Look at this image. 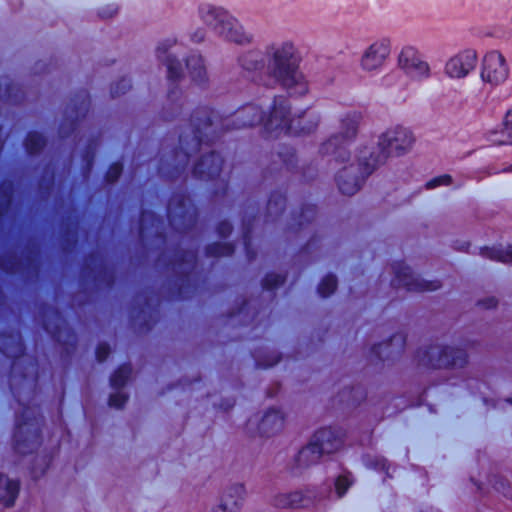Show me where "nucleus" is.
<instances>
[{
  "instance_id": "nucleus-1",
  "label": "nucleus",
  "mask_w": 512,
  "mask_h": 512,
  "mask_svg": "<svg viewBox=\"0 0 512 512\" xmlns=\"http://www.w3.org/2000/svg\"><path fill=\"white\" fill-rule=\"evenodd\" d=\"M269 113L266 114L261 105L249 103L239 108L233 115L222 117L208 107H200L194 111L189 126L179 136L180 151L173 157V163L164 165L159 172L168 178L177 177L184 171L191 155L196 153L202 144H209L219 133L232 129L252 127L263 124L265 132Z\"/></svg>"
},
{
  "instance_id": "nucleus-2",
  "label": "nucleus",
  "mask_w": 512,
  "mask_h": 512,
  "mask_svg": "<svg viewBox=\"0 0 512 512\" xmlns=\"http://www.w3.org/2000/svg\"><path fill=\"white\" fill-rule=\"evenodd\" d=\"M301 57L291 41L274 42L265 52L248 50L238 57V64L255 83L275 88L281 86L291 96H303L309 84L300 70Z\"/></svg>"
},
{
  "instance_id": "nucleus-3",
  "label": "nucleus",
  "mask_w": 512,
  "mask_h": 512,
  "mask_svg": "<svg viewBox=\"0 0 512 512\" xmlns=\"http://www.w3.org/2000/svg\"><path fill=\"white\" fill-rule=\"evenodd\" d=\"M321 121L320 113L316 111H303L300 114H291V105L284 96H277L269 106V119L266 130L271 137L280 135H308L316 131Z\"/></svg>"
},
{
  "instance_id": "nucleus-4",
  "label": "nucleus",
  "mask_w": 512,
  "mask_h": 512,
  "mask_svg": "<svg viewBox=\"0 0 512 512\" xmlns=\"http://www.w3.org/2000/svg\"><path fill=\"white\" fill-rule=\"evenodd\" d=\"M198 16L218 37L226 41L245 45L253 40L252 35L244 30L239 21L222 7L200 4Z\"/></svg>"
},
{
  "instance_id": "nucleus-5",
  "label": "nucleus",
  "mask_w": 512,
  "mask_h": 512,
  "mask_svg": "<svg viewBox=\"0 0 512 512\" xmlns=\"http://www.w3.org/2000/svg\"><path fill=\"white\" fill-rule=\"evenodd\" d=\"M361 119L362 115L357 111L341 115L339 131L321 144L319 152L323 156H333L336 162L349 161L350 153L347 148L356 138Z\"/></svg>"
},
{
  "instance_id": "nucleus-6",
  "label": "nucleus",
  "mask_w": 512,
  "mask_h": 512,
  "mask_svg": "<svg viewBox=\"0 0 512 512\" xmlns=\"http://www.w3.org/2000/svg\"><path fill=\"white\" fill-rule=\"evenodd\" d=\"M413 143L414 136L408 128L395 126L381 134L376 148L364 147L361 150L367 152V157L378 168L388 157L402 156L409 152Z\"/></svg>"
},
{
  "instance_id": "nucleus-7",
  "label": "nucleus",
  "mask_w": 512,
  "mask_h": 512,
  "mask_svg": "<svg viewBox=\"0 0 512 512\" xmlns=\"http://www.w3.org/2000/svg\"><path fill=\"white\" fill-rule=\"evenodd\" d=\"M15 450L21 454L32 452L40 444V418L38 408L23 405L16 418Z\"/></svg>"
},
{
  "instance_id": "nucleus-8",
  "label": "nucleus",
  "mask_w": 512,
  "mask_h": 512,
  "mask_svg": "<svg viewBox=\"0 0 512 512\" xmlns=\"http://www.w3.org/2000/svg\"><path fill=\"white\" fill-rule=\"evenodd\" d=\"M376 169L375 164L367 157V152L360 150L357 162H351L338 172L336 183L339 191L344 195H354Z\"/></svg>"
},
{
  "instance_id": "nucleus-9",
  "label": "nucleus",
  "mask_w": 512,
  "mask_h": 512,
  "mask_svg": "<svg viewBox=\"0 0 512 512\" xmlns=\"http://www.w3.org/2000/svg\"><path fill=\"white\" fill-rule=\"evenodd\" d=\"M420 365L427 368H460L467 363L464 349L432 345L417 352Z\"/></svg>"
},
{
  "instance_id": "nucleus-10",
  "label": "nucleus",
  "mask_w": 512,
  "mask_h": 512,
  "mask_svg": "<svg viewBox=\"0 0 512 512\" xmlns=\"http://www.w3.org/2000/svg\"><path fill=\"white\" fill-rule=\"evenodd\" d=\"M392 270L395 274L392 285L396 288L403 287L414 292L435 291L440 288L439 281H426L415 276L403 262L394 263Z\"/></svg>"
},
{
  "instance_id": "nucleus-11",
  "label": "nucleus",
  "mask_w": 512,
  "mask_h": 512,
  "mask_svg": "<svg viewBox=\"0 0 512 512\" xmlns=\"http://www.w3.org/2000/svg\"><path fill=\"white\" fill-rule=\"evenodd\" d=\"M167 216L171 226L183 230L195 222V209L185 195L173 196L167 207Z\"/></svg>"
},
{
  "instance_id": "nucleus-12",
  "label": "nucleus",
  "mask_w": 512,
  "mask_h": 512,
  "mask_svg": "<svg viewBox=\"0 0 512 512\" xmlns=\"http://www.w3.org/2000/svg\"><path fill=\"white\" fill-rule=\"evenodd\" d=\"M508 67L503 55L497 51L488 52L482 64L481 78L483 82L497 86L506 81Z\"/></svg>"
},
{
  "instance_id": "nucleus-13",
  "label": "nucleus",
  "mask_w": 512,
  "mask_h": 512,
  "mask_svg": "<svg viewBox=\"0 0 512 512\" xmlns=\"http://www.w3.org/2000/svg\"><path fill=\"white\" fill-rule=\"evenodd\" d=\"M399 65L412 78L424 80L430 77V67L412 47L403 48L399 55Z\"/></svg>"
},
{
  "instance_id": "nucleus-14",
  "label": "nucleus",
  "mask_w": 512,
  "mask_h": 512,
  "mask_svg": "<svg viewBox=\"0 0 512 512\" xmlns=\"http://www.w3.org/2000/svg\"><path fill=\"white\" fill-rule=\"evenodd\" d=\"M477 64V54L474 50H464L451 57L445 65V73L453 79L465 78Z\"/></svg>"
},
{
  "instance_id": "nucleus-15",
  "label": "nucleus",
  "mask_w": 512,
  "mask_h": 512,
  "mask_svg": "<svg viewBox=\"0 0 512 512\" xmlns=\"http://www.w3.org/2000/svg\"><path fill=\"white\" fill-rule=\"evenodd\" d=\"M177 48V41L172 38H168L159 43L156 48V56L160 62L167 67L168 80L173 85L182 76V66L180 62L174 57L171 50Z\"/></svg>"
},
{
  "instance_id": "nucleus-16",
  "label": "nucleus",
  "mask_w": 512,
  "mask_h": 512,
  "mask_svg": "<svg viewBox=\"0 0 512 512\" xmlns=\"http://www.w3.org/2000/svg\"><path fill=\"white\" fill-rule=\"evenodd\" d=\"M390 54V43L382 39L372 43L361 57V68L367 72L378 71Z\"/></svg>"
},
{
  "instance_id": "nucleus-17",
  "label": "nucleus",
  "mask_w": 512,
  "mask_h": 512,
  "mask_svg": "<svg viewBox=\"0 0 512 512\" xmlns=\"http://www.w3.org/2000/svg\"><path fill=\"white\" fill-rule=\"evenodd\" d=\"M345 433L340 428L326 427L319 429L312 438V443L320 453L330 454L339 450L344 444Z\"/></svg>"
},
{
  "instance_id": "nucleus-18",
  "label": "nucleus",
  "mask_w": 512,
  "mask_h": 512,
  "mask_svg": "<svg viewBox=\"0 0 512 512\" xmlns=\"http://www.w3.org/2000/svg\"><path fill=\"white\" fill-rule=\"evenodd\" d=\"M223 159L217 153L203 156L193 168V176L200 180H213L219 176Z\"/></svg>"
},
{
  "instance_id": "nucleus-19",
  "label": "nucleus",
  "mask_w": 512,
  "mask_h": 512,
  "mask_svg": "<svg viewBox=\"0 0 512 512\" xmlns=\"http://www.w3.org/2000/svg\"><path fill=\"white\" fill-rule=\"evenodd\" d=\"M244 496V485L235 484L224 493L220 504L212 508L210 512H239Z\"/></svg>"
},
{
  "instance_id": "nucleus-20",
  "label": "nucleus",
  "mask_w": 512,
  "mask_h": 512,
  "mask_svg": "<svg viewBox=\"0 0 512 512\" xmlns=\"http://www.w3.org/2000/svg\"><path fill=\"white\" fill-rule=\"evenodd\" d=\"M290 493V502L291 507L290 508H300V507H306L311 504H313L316 501L323 500L325 498H328L331 493V486L328 485L326 489L325 494H317L314 488H306L305 490H296Z\"/></svg>"
},
{
  "instance_id": "nucleus-21",
  "label": "nucleus",
  "mask_w": 512,
  "mask_h": 512,
  "mask_svg": "<svg viewBox=\"0 0 512 512\" xmlns=\"http://www.w3.org/2000/svg\"><path fill=\"white\" fill-rule=\"evenodd\" d=\"M284 426V417L279 410L271 409L261 419L258 429L261 435L271 436L279 432Z\"/></svg>"
},
{
  "instance_id": "nucleus-22",
  "label": "nucleus",
  "mask_w": 512,
  "mask_h": 512,
  "mask_svg": "<svg viewBox=\"0 0 512 512\" xmlns=\"http://www.w3.org/2000/svg\"><path fill=\"white\" fill-rule=\"evenodd\" d=\"M20 484L5 475L0 474V505L11 507L18 497Z\"/></svg>"
},
{
  "instance_id": "nucleus-23",
  "label": "nucleus",
  "mask_w": 512,
  "mask_h": 512,
  "mask_svg": "<svg viewBox=\"0 0 512 512\" xmlns=\"http://www.w3.org/2000/svg\"><path fill=\"white\" fill-rule=\"evenodd\" d=\"M184 105L182 93L175 88H171L167 102L163 108L162 117L165 121H170L181 114Z\"/></svg>"
},
{
  "instance_id": "nucleus-24",
  "label": "nucleus",
  "mask_w": 512,
  "mask_h": 512,
  "mask_svg": "<svg viewBox=\"0 0 512 512\" xmlns=\"http://www.w3.org/2000/svg\"><path fill=\"white\" fill-rule=\"evenodd\" d=\"M186 68L191 80L195 84L202 85L207 81L206 67L201 55L192 54L188 57L186 60Z\"/></svg>"
},
{
  "instance_id": "nucleus-25",
  "label": "nucleus",
  "mask_w": 512,
  "mask_h": 512,
  "mask_svg": "<svg viewBox=\"0 0 512 512\" xmlns=\"http://www.w3.org/2000/svg\"><path fill=\"white\" fill-rule=\"evenodd\" d=\"M321 456L320 450H318L317 446L311 441L298 452L295 458V466L297 468H307L316 464Z\"/></svg>"
},
{
  "instance_id": "nucleus-26",
  "label": "nucleus",
  "mask_w": 512,
  "mask_h": 512,
  "mask_svg": "<svg viewBox=\"0 0 512 512\" xmlns=\"http://www.w3.org/2000/svg\"><path fill=\"white\" fill-rule=\"evenodd\" d=\"M481 254L491 260L509 263L512 262V245L506 248L485 247L481 249Z\"/></svg>"
},
{
  "instance_id": "nucleus-27",
  "label": "nucleus",
  "mask_w": 512,
  "mask_h": 512,
  "mask_svg": "<svg viewBox=\"0 0 512 512\" xmlns=\"http://www.w3.org/2000/svg\"><path fill=\"white\" fill-rule=\"evenodd\" d=\"M3 347V353L12 358H18L23 354L24 347L20 336H9L5 340H0Z\"/></svg>"
},
{
  "instance_id": "nucleus-28",
  "label": "nucleus",
  "mask_w": 512,
  "mask_h": 512,
  "mask_svg": "<svg viewBox=\"0 0 512 512\" xmlns=\"http://www.w3.org/2000/svg\"><path fill=\"white\" fill-rule=\"evenodd\" d=\"M286 198L279 192L272 193L267 203V218L274 220L285 208Z\"/></svg>"
},
{
  "instance_id": "nucleus-29",
  "label": "nucleus",
  "mask_w": 512,
  "mask_h": 512,
  "mask_svg": "<svg viewBox=\"0 0 512 512\" xmlns=\"http://www.w3.org/2000/svg\"><path fill=\"white\" fill-rule=\"evenodd\" d=\"M339 402L346 405H354L365 398V391L362 387H351L344 389L339 394Z\"/></svg>"
},
{
  "instance_id": "nucleus-30",
  "label": "nucleus",
  "mask_w": 512,
  "mask_h": 512,
  "mask_svg": "<svg viewBox=\"0 0 512 512\" xmlns=\"http://www.w3.org/2000/svg\"><path fill=\"white\" fill-rule=\"evenodd\" d=\"M132 374V368L129 364L120 366L111 376L110 385L113 389L119 390L125 386Z\"/></svg>"
},
{
  "instance_id": "nucleus-31",
  "label": "nucleus",
  "mask_w": 512,
  "mask_h": 512,
  "mask_svg": "<svg viewBox=\"0 0 512 512\" xmlns=\"http://www.w3.org/2000/svg\"><path fill=\"white\" fill-rule=\"evenodd\" d=\"M316 216V207L314 205L308 204L305 205L300 214L294 218V222L297 228H294L296 231H299L305 227L306 224H310Z\"/></svg>"
},
{
  "instance_id": "nucleus-32",
  "label": "nucleus",
  "mask_w": 512,
  "mask_h": 512,
  "mask_svg": "<svg viewBox=\"0 0 512 512\" xmlns=\"http://www.w3.org/2000/svg\"><path fill=\"white\" fill-rule=\"evenodd\" d=\"M45 144V138L37 132H30L25 139V148L31 155L39 153Z\"/></svg>"
},
{
  "instance_id": "nucleus-33",
  "label": "nucleus",
  "mask_w": 512,
  "mask_h": 512,
  "mask_svg": "<svg viewBox=\"0 0 512 512\" xmlns=\"http://www.w3.org/2000/svg\"><path fill=\"white\" fill-rule=\"evenodd\" d=\"M489 483L496 492L508 499H512V485L507 479L502 476L494 475L489 479Z\"/></svg>"
},
{
  "instance_id": "nucleus-34",
  "label": "nucleus",
  "mask_w": 512,
  "mask_h": 512,
  "mask_svg": "<svg viewBox=\"0 0 512 512\" xmlns=\"http://www.w3.org/2000/svg\"><path fill=\"white\" fill-rule=\"evenodd\" d=\"M234 252V246L230 243H213L207 246L206 254L211 257L230 256Z\"/></svg>"
},
{
  "instance_id": "nucleus-35",
  "label": "nucleus",
  "mask_w": 512,
  "mask_h": 512,
  "mask_svg": "<svg viewBox=\"0 0 512 512\" xmlns=\"http://www.w3.org/2000/svg\"><path fill=\"white\" fill-rule=\"evenodd\" d=\"M337 287V278L333 274L326 275L318 286V293L321 297H328L334 293Z\"/></svg>"
},
{
  "instance_id": "nucleus-36",
  "label": "nucleus",
  "mask_w": 512,
  "mask_h": 512,
  "mask_svg": "<svg viewBox=\"0 0 512 512\" xmlns=\"http://www.w3.org/2000/svg\"><path fill=\"white\" fill-rule=\"evenodd\" d=\"M354 480L352 478L351 473H344L337 477L335 480V492L337 495V498H341L345 495L347 490L350 488V486L353 484Z\"/></svg>"
},
{
  "instance_id": "nucleus-37",
  "label": "nucleus",
  "mask_w": 512,
  "mask_h": 512,
  "mask_svg": "<svg viewBox=\"0 0 512 512\" xmlns=\"http://www.w3.org/2000/svg\"><path fill=\"white\" fill-rule=\"evenodd\" d=\"M74 107H73V113H75V118L78 120L79 115H84L90 106V98L89 95L86 92H82L81 94L77 95L76 100H73Z\"/></svg>"
},
{
  "instance_id": "nucleus-38",
  "label": "nucleus",
  "mask_w": 512,
  "mask_h": 512,
  "mask_svg": "<svg viewBox=\"0 0 512 512\" xmlns=\"http://www.w3.org/2000/svg\"><path fill=\"white\" fill-rule=\"evenodd\" d=\"M279 159L283 163V165L286 167L287 170H292L294 167V163L296 161L295 158V151L291 147H283L278 152Z\"/></svg>"
},
{
  "instance_id": "nucleus-39",
  "label": "nucleus",
  "mask_w": 512,
  "mask_h": 512,
  "mask_svg": "<svg viewBox=\"0 0 512 512\" xmlns=\"http://www.w3.org/2000/svg\"><path fill=\"white\" fill-rule=\"evenodd\" d=\"M285 281V277L277 273H268L263 279L262 285L266 290H273L278 286L282 285Z\"/></svg>"
},
{
  "instance_id": "nucleus-40",
  "label": "nucleus",
  "mask_w": 512,
  "mask_h": 512,
  "mask_svg": "<svg viewBox=\"0 0 512 512\" xmlns=\"http://www.w3.org/2000/svg\"><path fill=\"white\" fill-rule=\"evenodd\" d=\"M131 88V82L127 78H122L120 81L114 83L111 87V94L113 97L125 94Z\"/></svg>"
},
{
  "instance_id": "nucleus-41",
  "label": "nucleus",
  "mask_w": 512,
  "mask_h": 512,
  "mask_svg": "<svg viewBox=\"0 0 512 512\" xmlns=\"http://www.w3.org/2000/svg\"><path fill=\"white\" fill-rule=\"evenodd\" d=\"M254 358L256 360V365L258 367H262V368H268V367H271L275 364H277L280 360V356L277 354V353H270L267 358H261L260 356L258 355H254Z\"/></svg>"
},
{
  "instance_id": "nucleus-42",
  "label": "nucleus",
  "mask_w": 512,
  "mask_h": 512,
  "mask_svg": "<svg viewBox=\"0 0 512 512\" xmlns=\"http://www.w3.org/2000/svg\"><path fill=\"white\" fill-rule=\"evenodd\" d=\"M452 183V177L448 174L437 176L431 180H429L425 187L426 189H434L439 186H448Z\"/></svg>"
},
{
  "instance_id": "nucleus-43",
  "label": "nucleus",
  "mask_w": 512,
  "mask_h": 512,
  "mask_svg": "<svg viewBox=\"0 0 512 512\" xmlns=\"http://www.w3.org/2000/svg\"><path fill=\"white\" fill-rule=\"evenodd\" d=\"M127 400H128V396L126 394H124L121 391H116L115 393H112L110 395V397H109V405L111 407L120 409V408H122L125 405Z\"/></svg>"
},
{
  "instance_id": "nucleus-44",
  "label": "nucleus",
  "mask_w": 512,
  "mask_h": 512,
  "mask_svg": "<svg viewBox=\"0 0 512 512\" xmlns=\"http://www.w3.org/2000/svg\"><path fill=\"white\" fill-rule=\"evenodd\" d=\"M491 142L497 145H512V126L506 130H501L499 138H492Z\"/></svg>"
},
{
  "instance_id": "nucleus-45",
  "label": "nucleus",
  "mask_w": 512,
  "mask_h": 512,
  "mask_svg": "<svg viewBox=\"0 0 512 512\" xmlns=\"http://www.w3.org/2000/svg\"><path fill=\"white\" fill-rule=\"evenodd\" d=\"M290 493H279L274 496L272 500V504L277 508H290L291 502H290Z\"/></svg>"
},
{
  "instance_id": "nucleus-46",
  "label": "nucleus",
  "mask_w": 512,
  "mask_h": 512,
  "mask_svg": "<svg viewBox=\"0 0 512 512\" xmlns=\"http://www.w3.org/2000/svg\"><path fill=\"white\" fill-rule=\"evenodd\" d=\"M150 222L151 226H157L160 219L152 212L143 211L140 218V229L143 231L146 228L147 223Z\"/></svg>"
},
{
  "instance_id": "nucleus-47",
  "label": "nucleus",
  "mask_w": 512,
  "mask_h": 512,
  "mask_svg": "<svg viewBox=\"0 0 512 512\" xmlns=\"http://www.w3.org/2000/svg\"><path fill=\"white\" fill-rule=\"evenodd\" d=\"M122 173V165L120 163H113L107 173H106V180L109 183H113L118 180Z\"/></svg>"
},
{
  "instance_id": "nucleus-48",
  "label": "nucleus",
  "mask_w": 512,
  "mask_h": 512,
  "mask_svg": "<svg viewBox=\"0 0 512 512\" xmlns=\"http://www.w3.org/2000/svg\"><path fill=\"white\" fill-rule=\"evenodd\" d=\"M110 353V347L106 343H100L96 349V358L98 362H104Z\"/></svg>"
},
{
  "instance_id": "nucleus-49",
  "label": "nucleus",
  "mask_w": 512,
  "mask_h": 512,
  "mask_svg": "<svg viewBox=\"0 0 512 512\" xmlns=\"http://www.w3.org/2000/svg\"><path fill=\"white\" fill-rule=\"evenodd\" d=\"M232 231V226L229 222L223 221L220 222L217 226V233L220 237H227Z\"/></svg>"
},
{
  "instance_id": "nucleus-50",
  "label": "nucleus",
  "mask_w": 512,
  "mask_h": 512,
  "mask_svg": "<svg viewBox=\"0 0 512 512\" xmlns=\"http://www.w3.org/2000/svg\"><path fill=\"white\" fill-rule=\"evenodd\" d=\"M48 464H49V462L46 458L42 459L41 467L39 469L36 467H34L32 469V471H31L32 477L36 479V478L42 476L44 474L45 470L47 469Z\"/></svg>"
},
{
  "instance_id": "nucleus-51",
  "label": "nucleus",
  "mask_w": 512,
  "mask_h": 512,
  "mask_svg": "<svg viewBox=\"0 0 512 512\" xmlns=\"http://www.w3.org/2000/svg\"><path fill=\"white\" fill-rule=\"evenodd\" d=\"M497 304V300L494 297H487L485 299H482L478 301V306H480L483 309H490L495 307Z\"/></svg>"
},
{
  "instance_id": "nucleus-52",
  "label": "nucleus",
  "mask_w": 512,
  "mask_h": 512,
  "mask_svg": "<svg viewBox=\"0 0 512 512\" xmlns=\"http://www.w3.org/2000/svg\"><path fill=\"white\" fill-rule=\"evenodd\" d=\"M249 233H250V227L244 223V233H243L244 244H245L248 258L253 259L254 256L250 254V249H249Z\"/></svg>"
},
{
  "instance_id": "nucleus-53",
  "label": "nucleus",
  "mask_w": 512,
  "mask_h": 512,
  "mask_svg": "<svg viewBox=\"0 0 512 512\" xmlns=\"http://www.w3.org/2000/svg\"><path fill=\"white\" fill-rule=\"evenodd\" d=\"M206 32L204 29H198L191 35V40L195 43H200L205 39Z\"/></svg>"
},
{
  "instance_id": "nucleus-54",
  "label": "nucleus",
  "mask_w": 512,
  "mask_h": 512,
  "mask_svg": "<svg viewBox=\"0 0 512 512\" xmlns=\"http://www.w3.org/2000/svg\"><path fill=\"white\" fill-rule=\"evenodd\" d=\"M509 126H512V108L506 112L502 130L508 129Z\"/></svg>"
},
{
  "instance_id": "nucleus-55",
  "label": "nucleus",
  "mask_w": 512,
  "mask_h": 512,
  "mask_svg": "<svg viewBox=\"0 0 512 512\" xmlns=\"http://www.w3.org/2000/svg\"><path fill=\"white\" fill-rule=\"evenodd\" d=\"M117 13V8L114 6L108 7L107 10H103L100 13V16L103 18L112 17L114 14Z\"/></svg>"
},
{
  "instance_id": "nucleus-56",
  "label": "nucleus",
  "mask_w": 512,
  "mask_h": 512,
  "mask_svg": "<svg viewBox=\"0 0 512 512\" xmlns=\"http://www.w3.org/2000/svg\"><path fill=\"white\" fill-rule=\"evenodd\" d=\"M396 340H399L401 342V344L404 343V338L401 336V335H394L388 342L384 343L385 346H390L392 345V342L396 341Z\"/></svg>"
},
{
  "instance_id": "nucleus-57",
  "label": "nucleus",
  "mask_w": 512,
  "mask_h": 512,
  "mask_svg": "<svg viewBox=\"0 0 512 512\" xmlns=\"http://www.w3.org/2000/svg\"><path fill=\"white\" fill-rule=\"evenodd\" d=\"M396 76L397 75L395 73H392V74H389V75L385 76V78H384L385 83L386 84H390L393 80L396 79Z\"/></svg>"
},
{
  "instance_id": "nucleus-58",
  "label": "nucleus",
  "mask_w": 512,
  "mask_h": 512,
  "mask_svg": "<svg viewBox=\"0 0 512 512\" xmlns=\"http://www.w3.org/2000/svg\"><path fill=\"white\" fill-rule=\"evenodd\" d=\"M86 158H87L86 159V161H87V168H88V170H90L91 166H92L93 155L90 156V155L87 154Z\"/></svg>"
},
{
  "instance_id": "nucleus-59",
  "label": "nucleus",
  "mask_w": 512,
  "mask_h": 512,
  "mask_svg": "<svg viewBox=\"0 0 512 512\" xmlns=\"http://www.w3.org/2000/svg\"><path fill=\"white\" fill-rule=\"evenodd\" d=\"M381 346H382V344L377 345V346H374V347L372 348V352H373L374 354H376L379 358H382V356H381L380 352L378 351V350H379V348H380Z\"/></svg>"
},
{
  "instance_id": "nucleus-60",
  "label": "nucleus",
  "mask_w": 512,
  "mask_h": 512,
  "mask_svg": "<svg viewBox=\"0 0 512 512\" xmlns=\"http://www.w3.org/2000/svg\"><path fill=\"white\" fill-rule=\"evenodd\" d=\"M278 390H279V385H278V384H276L275 391L269 390V391H268V396H269V397H273V396L277 393V391H278Z\"/></svg>"
},
{
  "instance_id": "nucleus-61",
  "label": "nucleus",
  "mask_w": 512,
  "mask_h": 512,
  "mask_svg": "<svg viewBox=\"0 0 512 512\" xmlns=\"http://www.w3.org/2000/svg\"><path fill=\"white\" fill-rule=\"evenodd\" d=\"M378 465L380 466V468L384 469V468H385V466H386V462H385V460H384V459H380V460L378 461Z\"/></svg>"
},
{
  "instance_id": "nucleus-62",
  "label": "nucleus",
  "mask_w": 512,
  "mask_h": 512,
  "mask_svg": "<svg viewBox=\"0 0 512 512\" xmlns=\"http://www.w3.org/2000/svg\"><path fill=\"white\" fill-rule=\"evenodd\" d=\"M13 394L17 398L18 402H20L21 400H20V396L18 395V393L13 390Z\"/></svg>"
},
{
  "instance_id": "nucleus-63",
  "label": "nucleus",
  "mask_w": 512,
  "mask_h": 512,
  "mask_svg": "<svg viewBox=\"0 0 512 512\" xmlns=\"http://www.w3.org/2000/svg\"><path fill=\"white\" fill-rule=\"evenodd\" d=\"M505 171H506V172H511V173H512V164H511L509 167H507V168L505 169Z\"/></svg>"
},
{
  "instance_id": "nucleus-64",
  "label": "nucleus",
  "mask_w": 512,
  "mask_h": 512,
  "mask_svg": "<svg viewBox=\"0 0 512 512\" xmlns=\"http://www.w3.org/2000/svg\"><path fill=\"white\" fill-rule=\"evenodd\" d=\"M477 488L480 490V491H484L485 489L482 487L481 484H477Z\"/></svg>"
}]
</instances>
